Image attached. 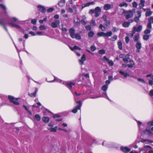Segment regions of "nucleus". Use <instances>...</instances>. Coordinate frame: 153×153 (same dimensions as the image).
<instances>
[{
  "label": "nucleus",
  "instance_id": "obj_18",
  "mask_svg": "<svg viewBox=\"0 0 153 153\" xmlns=\"http://www.w3.org/2000/svg\"><path fill=\"white\" fill-rule=\"evenodd\" d=\"M80 20L77 17L74 19V22L77 25L79 26L80 25Z\"/></svg>",
  "mask_w": 153,
  "mask_h": 153
},
{
  "label": "nucleus",
  "instance_id": "obj_25",
  "mask_svg": "<svg viewBox=\"0 0 153 153\" xmlns=\"http://www.w3.org/2000/svg\"><path fill=\"white\" fill-rule=\"evenodd\" d=\"M70 48L72 51H73L75 50L76 49H78L79 50H81V48H80L79 47L76 45H74L73 48L70 47Z\"/></svg>",
  "mask_w": 153,
  "mask_h": 153
},
{
  "label": "nucleus",
  "instance_id": "obj_42",
  "mask_svg": "<svg viewBox=\"0 0 153 153\" xmlns=\"http://www.w3.org/2000/svg\"><path fill=\"white\" fill-rule=\"evenodd\" d=\"M152 80H149V85H153V75L152 77H151Z\"/></svg>",
  "mask_w": 153,
  "mask_h": 153
},
{
  "label": "nucleus",
  "instance_id": "obj_15",
  "mask_svg": "<svg viewBox=\"0 0 153 153\" xmlns=\"http://www.w3.org/2000/svg\"><path fill=\"white\" fill-rule=\"evenodd\" d=\"M119 73L120 74H121L123 76L126 78L128 76H130L129 74L127 73H125L124 72L122 71H119Z\"/></svg>",
  "mask_w": 153,
  "mask_h": 153
},
{
  "label": "nucleus",
  "instance_id": "obj_59",
  "mask_svg": "<svg viewBox=\"0 0 153 153\" xmlns=\"http://www.w3.org/2000/svg\"><path fill=\"white\" fill-rule=\"evenodd\" d=\"M102 19L105 22L107 20V16L105 15H103L102 17Z\"/></svg>",
  "mask_w": 153,
  "mask_h": 153
},
{
  "label": "nucleus",
  "instance_id": "obj_33",
  "mask_svg": "<svg viewBox=\"0 0 153 153\" xmlns=\"http://www.w3.org/2000/svg\"><path fill=\"white\" fill-rule=\"evenodd\" d=\"M35 118L37 121H39L41 120L40 116L38 114H36L35 116Z\"/></svg>",
  "mask_w": 153,
  "mask_h": 153
},
{
  "label": "nucleus",
  "instance_id": "obj_26",
  "mask_svg": "<svg viewBox=\"0 0 153 153\" xmlns=\"http://www.w3.org/2000/svg\"><path fill=\"white\" fill-rule=\"evenodd\" d=\"M75 38L77 40H80L81 39V37L80 35L78 33H76L75 34L74 36V38Z\"/></svg>",
  "mask_w": 153,
  "mask_h": 153
},
{
  "label": "nucleus",
  "instance_id": "obj_46",
  "mask_svg": "<svg viewBox=\"0 0 153 153\" xmlns=\"http://www.w3.org/2000/svg\"><path fill=\"white\" fill-rule=\"evenodd\" d=\"M39 29L41 30H44L46 29V27L44 25H41L39 27Z\"/></svg>",
  "mask_w": 153,
  "mask_h": 153
},
{
  "label": "nucleus",
  "instance_id": "obj_47",
  "mask_svg": "<svg viewBox=\"0 0 153 153\" xmlns=\"http://www.w3.org/2000/svg\"><path fill=\"white\" fill-rule=\"evenodd\" d=\"M140 18L136 16L134 19V21L136 23H138L140 21Z\"/></svg>",
  "mask_w": 153,
  "mask_h": 153
},
{
  "label": "nucleus",
  "instance_id": "obj_64",
  "mask_svg": "<svg viewBox=\"0 0 153 153\" xmlns=\"http://www.w3.org/2000/svg\"><path fill=\"white\" fill-rule=\"evenodd\" d=\"M149 94V95L151 96H153V90H152L150 91Z\"/></svg>",
  "mask_w": 153,
  "mask_h": 153
},
{
  "label": "nucleus",
  "instance_id": "obj_23",
  "mask_svg": "<svg viewBox=\"0 0 153 153\" xmlns=\"http://www.w3.org/2000/svg\"><path fill=\"white\" fill-rule=\"evenodd\" d=\"M144 134H148L149 135H150L152 134V133L150 130L147 129H146L144 131Z\"/></svg>",
  "mask_w": 153,
  "mask_h": 153
},
{
  "label": "nucleus",
  "instance_id": "obj_37",
  "mask_svg": "<svg viewBox=\"0 0 153 153\" xmlns=\"http://www.w3.org/2000/svg\"><path fill=\"white\" fill-rule=\"evenodd\" d=\"M94 1H93L89 2L88 3H87L85 4L86 7L89 6L90 5H94Z\"/></svg>",
  "mask_w": 153,
  "mask_h": 153
},
{
  "label": "nucleus",
  "instance_id": "obj_45",
  "mask_svg": "<svg viewBox=\"0 0 153 153\" xmlns=\"http://www.w3.org/2000/svg\"><path fill=\"white\" fill-rule=\"evenodd\" d=\"M85 28L87 31H90L91 29V27L90 25H86L85 26Z\"/></svg>",
  "mask_w": 153,
  "mask_h": 153
},
{
  "label": "nucleus",
  "instance_id": "obj_7",
  "mask_svg": "<svg viewBox=\"0 0 153 153\" xmlns=\"http://www.w3.org/2000/svg\"><path fill=\"white\" fill-rule=\"evenodd\" d=\"M60 23L59 20H57L52 22L51 25V27L54 28H56L58 27V25H59Z\"/></svg>",
  "mask_w": 153,
  "mask_h": 153
},
{
  "label": "nucleus",
  "instance_id": "obj_60",
  "mask_svg": "<svg viewBox=\"0 0 153 153\" xmlns=\"http://www.w3.org/2000/svg\"><path fill=\"white\" fill-rule=\"evenodd\" d=\"M80 22L82 24V25H85L86 24V22L83 19H82L80 21Z\"/></svg>",
  "mask_w": 153,
  "mask_h": 153
},
{
  "label": "nucleus",
  "instance_id": "obj_38",
  "mask_svg": "<svg viewBox=\"0 0 153 153\" xmlns=\"http://www.w3.org/2000/svg\"><path fill=\"white\" fill-rule=\"evenodd\" d=\"M139 39V35L137 36L135 35L134 36L133 38L134 40V42H137L138 41Z\"/></svg>",
  "mask_w": 153,
  "mask_h": 153
},
{
  "label": "nucleus",
  "instance_id": "obj_32",
  "mask_svg": "<svg viewBox=\"0 0 153 153\" xmlns=\"http://www.w3.org/2000/svg\"><path fill=\"white\" fill-rule=\"evenodd\" d=\"M57 127L56 126H55L54 128H50V131L51 132H55L57 131Z\"/></svg>",
  "mask_w": 153,
  "mask_h": 153
},
{
  "label": "nucleus",
  "instance_id": "obj_3",
  "mask_svg": "<svg viewBox=\"0 0 153 153\" xmlns=\"http://www.w3.org/2000/svg\"><path fill=\"white\" fill-rule=\"evenodd\" d=\"M120 150L124 153H128L131 151V149L127 146H121Z\"/></svg>",
  "mask_w": 153,
  "mask_h": 153
},
{
  "label": "nucleus",
  "instance_id": "obj_52",
  "mask_svg": "<svg viewBox=\"0 0 153 153\" xmlns=\"http://www.w3.org/2000/svg\"><path fill=\"white\" fill-rule=\"evenodd\" d=\"M148 125L150 127L151 126H153V119L152 121L148 122Z\"/></svg>",
  "mask_w": 153,
  "mask_h": 153
},
{
  "label": "nucleus",
  "instance_id": "obj_43",
  "mask_svg": "<svg viewBox=\"0 0 153 153\" xmlns=\"http://www.w3.org/2000/svg\"><path fill=\"white\" fill-rule=\"evenodd\" d=\"M99 53L101 54H104L105 53V51L104 49H101L99 51H98Z\"/></svg>",
  "mask_w": 153,
  "mask_h": 153
},
{
  "label": "nucleus",
  "instance_id": "obj_19",
  "mask_svg": "<svg viewBox=\"0 0 153 153\" xmlns=\"http://www.w3.org/2000/svg\"><path fill=\"white\" fill-rule=\"evenodd\" d=\"M145 1L144 0H140V3L139 4V6L140 9L142 8L144 6Z\"/></svg>",
  "mask_w": 153,
  "mask_h": 153
},
{
  "label": "nucleus",
  "instance_id": "obj_30",
  "mask_svg": "<svg viewBox=\"0 0 153 153\" xmlns=\"http://www.w3.org/2000/svg\"><path fill=\"white\" fill-rule=\"evenodd\" d=\"M108 86L106 85H103L101 88V90L104 91H106L107 90Z\"/></svg>",
  "mask_w": 153,
  "mask_h": 153
},
{
  "label": "nucleus",
  "instance_id": "obj_16",
  "mask_svg": "<svg viewBox=\"0 0 153 153\" xmlns=\"http://www.w3.org/2000/svg\"><path fill=\"white\" fill-rule=\"evenodd\" d=\"M111 7V5L109 4H105L103 7V9L105 10H107L110 9Z\"/></svg>",
  "mask_w": 153,
  "mask_h": 153
},
{
  "label": "nucleus",
  "instance_id": "obj_12",
  "mask_svg": "<svg viewBox=\"0 0 153 153\" xmlns=\"http://www.w3.org/2000/svg\"><path fill=\"white\" fill-rule=\"evenodd\" d=\"M86 57L85 54H83L82 55L80 59L79 60V63H80L81 65H82L83 63V62L86 60Z\"/></svg>",
  "mask_w": 153,
  "mask_h": 153
},
{
  "label": "nucleus",
  "instance_id": "obj_20",
  "mask_svg": "<svg viewBox=\"0 0 153 153\" xmlns=\"http://www.w3.org/2000/svg\"><path fill=\"white\" fill-rule=\"evenodd\" d=\"M42 120L45 123H47L49 122L50 120V119L49 117H43L42 118Z\"/></svg>",
  "mask_w": 153,
  "mask_h": 153
},
{
  "label": "nucleus",
  "instance_id": "obj_39",
  "mask_svg": "<svg viewBox=\"0 0 153 153\" xmlns=\"http://www.w3.org/2000/svg\"><path fill=\"white\" fill-rule=\"evenodd\" d=\"M105 33L103 32H98L97 34L99 36H104Z\"/></svg>",
  "mask_w": 153,
  "mask_h": 153
},
{
  "label": "nucleus",
  "instance_id": "obj_14",
  "mask_svg": "<svg viewBox=\"0 0 153 153\" xmlns=\"http://www.w3.org/2000/svg\"><path fill=\"white\" fill-rule=\"evenodd\" d=\"M7 24L11 27H14L18 29H21V28L20 27V26L18 25L14 24H13L12 23L10 22H8Z\"/></svg>",
  "mask_w": 153,
  "mask_h": 153
},
{
  "label": "nucleus",
  "instance_id": "obj_24",
  "mask_svg": "<svg viewBox=\"0 0 153 153\" xmlns=\"http://www.w3.org/2000/svg\"><path fill=\"white\" fill-rule=\"evenodd\" d=\"M142 25H139L137 27H136L135 29L137 32H140L142 30Z\"/></svg>",
  "mask_w": 153,
  "mask_h": 153
},
{
  "label": "nucleus",
  "instance_id": "obj_9",
  "mask_svg": "<svg viewBox=\"0 0 153 153\" xmlns=\"http://www.w3.org/2000/svg\"><path fill=\"white\" fill-rule=\"evenodd\" d=\"M69 32L70 36L72 38H74V36L75 35V30L72 28H71L69 30Z\"/></svg>",
  "mask_w": 153,
  "mask_h": 153
},
{
  "label": "nucleus",
  "instance_id": "obj_6",
  "mask_svg": "<svg viewBox=\"0 0 153 153\" xmlns=\"http://www.w3.org/2000/svg\"><path fill=\"white\" fill-rule=\"evenodd\" d=\"M76 83L75 82L70 81L67 82L65 85L69 89L71 90L72 89V85H74Z\"/></svg>",
  "mask_w": 153,
  "mask_h": 153
},
{
  "label": "nucleus",
  "instance_id": "obj_35",
  "mask_svg": "<svg viewBox=\"0 0 153 153\" xmlns=\"http://www.w3.org/2000/svg\"><path fill=\"white\" fill-rule=\"evenodd\" d=\"M143 39L145 40H147L149 38V36L147 34H145L143 36Z\"/></svg>",
  "mask_w": 153,
  "mask_h": 153
},
{
  "label": "nucleus",
  "instance_id": "obj_55",
  "mask_svg": "<svg viewBox=\"0 0 153 153\" xmlns=\"http://www.w3.org/2000/svg\"><path fill=\"white\" fill-rule=\"evenodd\" d=\"M137 3L135 1H134L132 3V6L133 7L136 8L137 7Z\"/></svg>",
  "mask_w": 153,
  "mask_h": 153
},
{
  "label": "nucleus",
  "instance_id": "obj_2",
  "mask_svg": "<svg viewBox=\"0 0 153 153\" xmlns=\"http://www.w3.org/2000/svg\"><path fill=\"white\" fill-rule=\"evenodd\" d=\"M76 103H78V105L75 107V108L73 109L72 111V112L74 114H76L77 113L78 110L80 109V108L82 105L81 101H77Z\"/></svg>",
  "mask_w": 153,
  "mask_h": 153
},
{
  "label": "nucleus",
  "instance_id": "obj_58",
  "mask_svg": "<svg viewBox=\"0 0 153 153\" xmlns=\"http://www.w3.org/2000/svg\"><path fill=\"white\" fill-rule=\"evenodd\" d=\"M137 80L139 82H141L142 83H145V82L144 80L141 78H138L137 79Z\"/></svg>",
  "mask_w": 153,
  "mask_h": 153
},
{
  "label": "nucleus",
  "instance_id": "obj_10",
  "mask_svg": "<svg viewBox=\"0 0 153 153\" xmlns=\"http://www.w3.org/2000/svg\"><path fill=\"white\" fill-rule=\"evenodd\" d=\"M133 16V13L132 12L131 10L128 12L127 14L125 15L126 18L127 19L132 17Z\"/></svg>",
  "mask_w": 153,
  "mask_h": 153
},
{
  "label": "nucleus",
  "instance_id": "obj_4",
  "mask_svg": "<svg viewBox=\"0 0 153 153\" xmlns=\"http://www.w3.org/2000/svg\"><path fill=\"white\" fill-rule=\"evenodd\" d=\"M101 11V9L99 7H95L94 10L95 16V17H98L100 14Z\"/></svg>",
  "mask_w": 153,
  "mask_h": 153
},
{
  "label": "nucleus",
  "instance_id": "obj_49",
  "mask_svg": "<svg viewBox=\"0 0 153 153\" xmlns=\"http://www.w3.org/2000/svg\"><path fill=\"white\" fill-rule=\"evenodd\" d=\"M117 36H116V35L113 36L111 40L112 41H114L117 39Z\"/></svg>",
  "mask_w": 153,
  "mask_h": 153
},
{
  "label": "nucleus",
  "instance_id": "obj_36",
  "mask_svg": "<svg viewBox=\"0 0 153 153\" xmlns=\"http://www.w3.org/2000/svg\"><path fill=\"white\" fill-rule=\"evenodd\" d=\"M152 12L150 10V11L146 12L145 13V16H149L152 15Z\"/></svg>",
  "mask_w": 153,
  "mask_h": 153
},
{
  "label": "nucleus",
  "instance_id": "obj_51",
  "mask_svg": "<svg viewBox=\"0 0 153 153\" xmlns=\"http://www.w3.org/2000/svg\"><path fill=\"white\" fill-rule=\"evenodd\" d=\"M54 9L53 7L49 8L47 10V12L48 13H50L52 12L53 10Z\"/></svg>",
  "mask_w": 153,
  "mask_h": 153
},
{
  "label": "nucleus",
  "instance_id": "obj_31",
  "mask_svg": "<svg viewBox=\"0 0 153 153\" xmlns=\"http://www.w3.org/2000/svg\"><path fill=\"white\" fill-rule=\"evenodd\" d=\"M136 47L137 49H141L142 47L141 43L139 42H137L136 45Z\"/></svg>",
  "mask_w": 153,
  "mask_h": 153
},
{
  "label": "nucleus",
  "instance_id": "obj_11",
  "mask_svg": "<svg viewBox=\"0 0 153 153\" xmlns=\"http://www.w3.org/2000/svg\"><path fill=\"white\" fill-rule=\"evenodd\" d=\"M103 58V59L108 62L109 65L112 66L114 65V63L112 61L110 60L109 59H108L105 56H104Z\"/></svg>",
  "mask_w": 153,
  "mask_h": 153
},
{
  "label": "nucleus",
  "instance_id": "obj_62",
  "mask_svg": "<svg viewBox=\"0 0 153 153\" xmlns=\"http://www.w3.org/2000/svg\"><path fill=\"white\" fill-rule=\"evenodd\" d=\"M95 13L94 12V10L93 9H91L89 10V13L90 14H93L94 13Z\"/></svg>",
  "mask_w": 153,
  "mask_h": 153
},
{
  "label": "nucleus",
  "instance_id": "obj_1",
  "mask_svg": "<svg viewBox=\"0 0 153 153\" xmlns=\"http://www.w3.org/2000/svg\"><path fill=\"white\" fill-rule=\"evenodd\" d=\"M19 98H15L14 97L10 95H9L8 96V99L10 101V102H12L13 104L19 105L20 104L17 101L18 100Z\"/></svg>",
  "mask_w": 153,
  "mask_h": 153
},
{
  "label": "nucleus",
  "instance_id": "obj_21",
  "mask_svg": "<svg viewBox=\"0 0 153 153\" xmlns=\"http://www.w3.org/2000/svg\"><path fill=\"white\" fill-rule=\"evenodd\" d=\"M37 88H35V91L33 93H31L30 94H29L28 95L31 97H35L36 96V92L37 91Z\"/></svg>",
  "mask_w": 153,
  "mask_h": 153
},
{
  "label": "nucleus",
  "instance_id": "obj_34",
  "mask_svg": "<svg viewBox=\"0 0 153 153\" xmlns=\"http://www.w3.org/2000/svg\"><path fill=\"white\" fill-rule=\"evenodd\" d=\"M146 141H147L148 142H149V143H153V140H149V139H142L141 141V142L142 143H144L145 142H146Z\"/></svg>",
  "mask_w": 153,
  "mask_h": 153
},
{
  "label": "nucleus",
  "instance_id": "obj_54",
  "mask_svg": "<svg viewBox=\"0 0 153 153\" xmlns=\"http://www.w3.org/2000/svg\"><path fill=\"white\" fill-rule=\"evenodd\" d=\"M137 16H137L138 18H140L141 16V12L139 11H137Z\"/></svg>",
  "mask_w": 153,
  "mask_h": 153
},
{
  "label": "nucleus",
  "instance_id": "obj_56",
  "mask_svg": "<svg viewBox=\"0 0 153 153\" xmlns=\"http://www.w3.org/2000/svg\"><path fill=\"white\" fill-rule=\"evenodd\" d=\"M119 29L118 28H116V27H114L112 29V30L114 32H117L118 30Z\"/></svg>",
  "mask_w": 153,
  "mask_h": 153
},
{
  "label": "nucleus",
  "instance_id": "obj_53",
  "mask_svg": "<svg viewBox=\"0 0 153 153\" xmlns=\"http://www.w3.org/2000/svg\"><path fill=\"white\" fill-rule=\"evenodd\" d=\"M90 25L92 26H95L96 25L95 21L93 20H92L90 22Z\"/></svg>",
  "mask_w": 153,
  "mask_h": 153
},
{
  "label": "nucleus",
  "instance_id": "obj_41",
  "mask_svg": "<svg viewBox=\"0 0 153 153\" xmlns=\"http://www.w3.org/2000/svg\"><path fill=\"white\" fill-rule=\"evenodd\" d=\"M37 21V19H32L31 21V23L33 24L34 25H35L36 24V22Z\"/></svg>",
  "mask_w": 153,
  "mask_h": 153
},
{
  "label": "nucleus",
  "instance_id": "obj_50",
  "mask_svg": "<svg viewBox=\"0 0 153 153\" xmlns=\"http://www.w3.org/2000/svg\"><path fill=\"white\" fill-rule=\"evenodd\" d=\"M130 41V39L128 36H126L125 37V41L126 44L128 43Z\"/></svg>",
  "mask_w": 153,
  "mask_h": 153
},
{
  "label": "nucleus",
  "instance_id": "obj_17",
  "mask_svg": "<svg viewBox=\"0 0 153 153\" xmlns=\"http://www.w3.org/2000/svg\"><path fill=\"white\" fill-rule=\"evenodd\" d=\"M0 25H1L3 26V27L7 32H8L7 28L4 24L3 19H0Z\"/></svg>",
  "mask_w": 153,
  "mask_h": 153
},
{
  "label": "nucleus",
  "instance_id": "obj_63",
  "mask_svg": "<svg viewBox=\"0 0 153 153\" xmlns=\"http://www.w3.org/2000/svg\"><path fill=\"white\" fill-rule=\"evenodd\" d=\"M105 25L108 26V25L110 24V21L109 20H107L106 21H105Z\"/></svg>",
  "mask_w": 153,
  "mask_h": 153
},
{
  "label": "nucleus",
  "instance_id": "obj_5",
  "mask_svg": "<svg viewBox=\"0 0 153 153\" xmlns=\"http://www.w3.org/2000/svg\"><path fill=\"white\" fill-rule=\"evenodd\" d=\"M148 22L147 25V28L148 29H151L152 27V24L153 23V17H150L148 19Z\"/></svg>",
  "mask_w": 153,
  "mask_h": 153
},
{
  "label": "nucleus",
  "instance_id": "obj_48",
  "mask_svg": "<svg viewBox=\"0 0 153 153\" xmlns=\"http://www.w3.org/2000/svg\"><path fill=\"white\" fill-rule=\"evenodd\" d=\"M0 7L2 8L4 10H6L5 6L2 4H0Z\"/></svg>",
  "mask_w": 153,
  "mask_h": 153
},
{
  "label": "nucleus",
  "instance_id": "obj_22",
  "mask_svg": "<svg viewBox=\"0 0 153 153\" xmlns=\"http://www.w3.org/2000/svg\"><path fill=\"white\" fill-rule=\"evenodd\" d=\"M112 34V33L110 31L106 33H105L104 36L107 37L111 36Z\"/></svg>",
  "mask_w": 153,
  "mask_h": 153
},
{
  "label": "nucleus",
  "instance_id": "obj_8",
  "mask_svg": "<svg viewBox=\"0 0 153 153\" xmlns=\"http://www.w3.org/2000/svg\"><path fill=\"white\" fill-rule=\"evenodd\" d=\"M37 7L38 10H39L41 11L42 13H45L46 12V9L44 7L41 5H39L37 6Z\"/></svg>",
  "mask_w": 153,
  "mask_h": 153
},
{
  "label": "nucleus",
  "instance_id": "obj_57",
  "mask_svg": "<svg viewBox=\"0 0 153 153\" xmlns=\"http://www.w3.org/2000/svg\"><path fill=\"white\" fill-rule=\"evenodd\" d=\"M91 49L92 51H94L96 50V47L94 45H92L91 47Z\"/></svg>",
  "mask_w": 153,
  "mask_h": 153
},
{
  "label": "nucleus",
  "instance_id": "obj_44",
  "mask_svg": "<svg viewBox=\"0 0 153 153\" xmlns=\"http://www.w3.org/2000/svg\"><path fill=\"white\" fill-rule=\"evenodd\" d=\"M149 29L148 28V29H146L144 32V33L145 34L149 33L151 32V30Z\"/></svg>",
  "mask_w": 153,
  "mask_h": 153
},
{
  "label": "nucleus",
  "instance_id": "obj_13",
  "mask_svg": "<svg viewBox=\"0 0 153 153\" xmlns=\"http://www.w3.org/2000/svg\"><path fill=\"white\" fill-rule=\"evenodd\" d=\"M7 24L11 27H14L18 29H21V28L20 27V26L18 25L14 24H13L12 23L10 22H8Z\"/></svg>",
  "mask_w": 153,
  "mask_h": 153
},
{
  "label": "nucleus",
  "instance_id": "obj_61",
  "mask_svg": "<svg viewBox=\"0 0 153 153\" xmlns=\"http://www.w3.org/2000/svg\"><path fill=\"white\" fill-rule=\"evenodd\" d=\"M82 76L88 78H89V74L88 73L86 74H82Z\"/></svg>",
  "mask_w": 153,
  "mask_h": 153
},
{
  "label": "nucleus",
  "instance_id": "obj_29",
  "mask_svg": "<svg viewBox=\"0 0 153 153\" xmlns=\"http://www.w3.org/2000/svg\"><path fill=\"white\" fill-rule=\"evenodd\" d=\"M94 35V32L92 31H90L88 34V36L89 37H92Z\"/></svg>",
  "mask_w": 153,
  "mask_h": 153
},
{
  "label": "nucleus",
  "instance_id": "obj_28",
  "mask_svg": "<svg viewBox=\"0 0 153 153\" xmlns=\"http://www.w3.org/2000/svg\"><path fill=\"white\" fill-rule=\"evenodd\" d=\"M129 25V23L127 22H125L122 24L123 26L125 27H128Z\"/></svg>",
  "mask_w": 153,
  "mask_h": 153
},
{
  "label": "nucleus",
  "instance_id": "obj_40",
  "mask_svg": "<svg viewBox=\"0 0 153 153\" xmlns=\"http://www.w3.org/2000/svg\"><path fill=\"white\" fill-rule=\"evenodd\" d=\"M119 6L121 7L123 6H125L126 7L128 6V4L126 3L123 2L121 4H120L119 5Z\"/></svg>",
  "mask_w": 153,
  "mask_h": 153
},
{
  "label": "nucleus",
  "instance_id": "obj_27",
  "mask_svg": "<svg viewBox=\"0 0 153 153\" xmlns=\"http://www.w3.org/2000/svg\"><path fill=\"white\" fill-rule=\"evenodd\" d=\"M118 48L119 50H122L123 48L122 43L121 41L118 42L117 43Z\"/></svg>",
  "mask_w": 153,
  "mask_h": 153
}]
</instances>
